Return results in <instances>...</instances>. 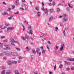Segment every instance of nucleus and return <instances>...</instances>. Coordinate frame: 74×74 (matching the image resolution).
<instances>
[{
	"mask_svg": "<svg viewBox=\"0 0 74 74\" xmlns=\"http://www.w3.org/2000/svg\"><path fill=\"white\" fill-rule=\"evenodd\" d=\"M11 54L13 56H18L19 55L17 53L14 52H12L11 53Z\"/></svg>",
	"mask_w": 74,
	"mask_h": 74,
	"instance_id": "obj_1",
	"label": "nucleus"
},
{
	"mask_svg": "<svg viewBox=\"0 0 74 74\" xmlns=\"http://www.w3.org/2000/svg\"><path fill=\"white\" fill-rule=\"evenodd\" d=\"M14 28V27H8L7 28V30H5V32H9L10 31V30H12Z\"/></svg>",
	"mask_w": 74,
	"mask_h": 74,
	"instance_id": "obj_2",
	"label": "nucleus"
},
{
	"mask_svg": "<svg viewBox=\"0 0 74 74\" xmlns=\"http://www.w3.org/2000/svg\"><path fill=\"white\" fill-rule=\"evenodd\" d=\"M36 52L38 54H39V56H41V52H40V49L39 48H37L36 49Z\"/></svg>",
	"mask_w": 74,
	"mask_h": 74,
	"instance_id": "obj_3",
	"label": "nucleus"
},
{
	"mask_svg": "<svg viewBox=\"0 0 74 74\" xmlns=\"http://www.w3.org/2000/svg\"><path fill=\"white\" fill-rule=\"evenodd\" d=\"M10 40L11 41V42H16V43H19V42H18V41H16L14 40V38H11Z\"/></svg>",
	"mask_w": 74,
	"mask_h": 74,
	"instance_id": "obj_4",
	"label": "nucleus"
},
{
	"mask_svg": "<svg viewBox=\"0 0 74 74\" xmlns=\"http://www.w3.org/2000/svg\"><path fill=\"white\" fill-rule=\"evenodd\" d=\"M8 65H11L12 64V62L11 60H8Z\"/></svg>",
	"mask_w": 74,
	"mask_h": 74,
	"instance_id": "obj_5",
	"label": "nucleus"
},
{
	"mask_svg": "<svg viewBox=\"0 0 74 74\" xmlns=\"http://www.w3.org/2000/svg\"><path fill=\"white\" fill-rule=\"evenodd\" d=\"M5 48H7L8 49H11V48H10V46H8L7 45H5Z\"/></svg>",
	"mask_w": 74,
	"mask_h": 74,
	"instance_id": "obj_6",
	"label": "nucleus"
},
{
	"mask_svg": "<svg viewBox=\"0 0 74 74\" xmlns=\"http://www.w3.org/2000/svg\"><path fill=\"white\" fill-rule=\"evenodd\" d=\"M64 44H63L61 46L60 48V51H62L64 47Z\"/></svg>",
	"mask_w": 74,
	"mask_h": 74,
	"instance_id": "obj_7",
	"label": "nucleus"
},
{
	"mask_svg": "<svg viewBox=\"0 0 74 74\" xmlns=\"http://www.w3.org/2000/svg\"><path fill=\"white\" fill-rule=\"evenodd\" d=\"M27 32L29 34H32V33H33V31H32V30L30 29L29 32V31H28Z\"/></svg>",
	"mask_w": 74,
	"mask_h": 74,
	"instance_id": "obj_8",
	"label": "nucleus"
},
{
	"mask_svg": "<svg viewBox=\"0 0 74 74\" xmlns=\"http://www.w3.org/2000/svg\"><path fill=\"white\" fill-rule=\"evenodd\" d=\"M71 65L70 62H66L65 63V66H70Z\"/></svg>",
	"mask_w": 74,
	"mask_h": 74,
	"instance_id": "obj_9",
	"label": "nucleus"
},
{
	"mask_svg": "<svg viewBox=\"0 0 74 74\" xmlns=\"http://www.w3.org/2000/svg\"><path fill=\"white\" fill-rule=\"evenodd\" d=\"M25 37L27 39H30L29 36L26 34L25 35Z\"/></svg>",
	"mask_w": 74,
	"mask_h": 74,
	"instance_id": "obj_10",
	"label": "nucleus"
},
{
	"mask_svg": "<svg viewBox=\"0 0 74 74\" xmlns=\"http://www.w3.org/2000/svg\"><path fill=\"white\" fill-rule=\"evenodd\" d=\"M11 55V53H7L5 52V55L6 56H10Z\"/></svg>",
	"mask_w": 74,
	"mask_h": 74,
	"instance_id": "obj_11",
	"label": "nucleus"
},
{
	"mask_svg": "<svg viewBox=\"0 0 74 74\" xmlns=\"http://www.w3.org/2000/svg\"><path fill=\"white\" fill-rule=\"evenodd\" d=\"M3 44L0 42V48H3Z\"/></svg>",
	"mask_w": 74,
	"mask_h": 74,
	"instance_id": "obj_12",
	"label": "nucleus"
},
{
	"mask_svg": "<svg viewBox=\"0 0 74 74\" xmlns=\"http://www.w3.org/2000/svg\"><path fill=\"white\" fill-rule=\"evenodd\" d=\"M5 55V52L3 53H0V56H4Z\"/></svg>",
	"mask_w": 74,
	"mask_h": 74,
	"instance_id": "obj_13",
	"label": "nucleus"
},
{
	"mask_svg": "<svg viewBox=\"0 0 74 74\" xmlns=\"http://www.w3.org/2000/svg\"><path fill=\"white\" fill-rule=\"evenodd\" d=\"M41 15V13L40 12H38L37 14V16H40Z\"/></svg>",
	"mask_w": 74,
	"mask_h": 74,
	"instance_id": "obj_14",
	"label": "nucleus"
},
{
	"mask_svg": "<svg viewBox=\"0 0 74 74\" xmlns=\"http://www.w3.org/2000/svg\"><path fill=\"white\" fill-rule=\"evenodd\" d=\"M14 42H11L10 43L12 45H13V46H15V45L14 44Z\"/></svg>",
	"mask_w": 74,
	"mask_h": 74,
	"instance_id": "obj_15",
	"label": "nucleus"
},
{
	"mask_svg": "<svg viewBox=\"0 0 74 74\" xmlns=\"http://www.w3.org/2000/svg\"><path fill=\"white\" fill-rule=\"evenodd\" d=\"M49 11L51 13L53 12V9H51L49 10Z\"/></svg>",
	"mask_w": 74,
	"mask_h": 74,
	"instance_id": "obj_16",
	"label": "nucleus"
},
{
	"mask_svg": "<svg viewBox=\"0 0 74 74\" xmlns=\"http://www.w3.org/2000/svg\"><path fill=\"white\" fill-rule=\"evenodd\" d=\"M15 3L16 5H18V4H19V0H17L15 2Z\"/></svg>",
	"mask_w": 74,
	"mask_h": 74,
	"instance_id": "obj_17",
	"label": "nucleus"
},
{
	"mask_svg": "<svg viewBox=\"0 0 74 74\" xmlns=\"http://www.w3.org/2000/svg\"><path fill=\"white\" fill-rule=\"evenodd\" d=\"M68 60H69L70 61H74V58H69V59Z\"/></svg>",
	"mask_w": 74,
	"mask_h": 74,
	"instance_id": "obj_18",
	"label": "nucleus"
},
{
	"mask_svg": "<svg viewBox=\"0 0 74 74\" xmlns=\"http://www.w3.org/2000/svg\"><path fill=\"white\" fill-rule=\"evenodd\" d=\"M8 13L7 12H4L2 13V15H8Z\"/></svg>",
	"mask_w": 74,
	"mask_h": 74,
	"instance_id": "obj_19",
	"label": "nucleus"
},
{
	"mask_svg": "<svg viewBox=\"0 0 74 74\" xmlns=\"http://www.w3.org/2000/svg\"><path fill=\"white\" fill-rule=\"evenodd\" d=\"M22 26L23 27V31H24V30H25V27L24 26V25H23V24H22Z\"/></svg>",
	"mask_w": 74,
	"mask_h": 74,
	"instance_id": "obj_20",
	"label": "nucleus"
},
{
	"mask_svg": "<svg viewBox=\"0 0 74 74\" xmlns=\"http://www.w3.org/2000/svg\"><path fill=\"white\" fill-rule=\"evenodd\" d=\"M56 10L57 12H60V10L59 8H57L56 9Z\"/></svg>",
	"mask_w": 74,
	"mask_h": 74,
	"instance_id": "obj_21",
	"label": "nucleus"
},
{
	"mask_svg": "<svg viewBox=\"0 0 74 74\" xmlns=\"http://www.w3.org/2000/svg\"><path fill=\"white\" fill-rule=\"evenodd\" d=\"M21 37L22 38V39L23 40H26V38L23 36H21Z\"/></svg>",
	"mask_w": 74,
	"mask_h": 74,
	"instance_id": "obj_22",
	"label": "nucleus"
},
{
	"mask_svg": "<svg viewBox=\"0 0 74 74\" xmlns=\"http://www.w3.org/2000/svg\"><path fill=\"white\" fill-rule=\"evenodd\" d=\"M14 73L15 74H20L19 73V72H18L17 71H14Z\"/></svg>",
	"mask_w": 74,
	"mask_h": 74,
	"instance_id": "obj_23",
	"label": "nucleus"
},
{
	"mask_svg": "<svg viewBox=\"0 0 74 74\" xmlns=\"http://www.w3.org/2000/svg\"><path fill=\"white\" fill-rule=\"evenodd\" d=\"M67 21V19H63L62 20L63 22H66Z\"/></svg>",
	"mask_w": 74,
	"mask_h": 74,
	"instance_id": "obj_24",
	"label": "nucleus"
},
{
	"mask_svg": "<svg viewBox=\"0 0 74 74\" xmlns=\"http://www.w3.org/2000/svg\"><path fill=\"white\" fill-rule=\"evenodd\" d=\"M7 72L8 73H9V74H10V73H12L11 71L10 70L8 71H7Z\"/></svg>",
	"mask_w": 74,
	"mask_h": 74,
	"instance_id": "obj_25",
	"label": "nucleus"
},
{
	"mask_svg": "<svg viewBox=\"0 0 74 74\" xmlns=\"http://www.w3.org/2000/svg\"><path fill=\"white\" fill-rule=\"evenodd\" d=\"M26 49H27V51H29V50L30 49V48L27 47V48H26Z\"/></svg>",
	"mask_w": 74,
	"mask_h": 74,
	"instance_id": "obj_26",
	"label": "nucleus"
},
{
	"mask_svg": "<svg viewBox=\"0 0 74 74\" xmlns=\"http://www.w3.org/2000/svg\"><path fill=\"white\" fill-rule=\"evenodd\" d=\"M67 16V15H66L65 14H62V17L64 16V17H66V16Z\"/></svg>",
	"mask_w": 74,
	"mask_h": 74,
	"instance_id": "obj_27",
	"label": "nucleus"
},
{
	"mask_svg": "<svg viewBox=\"0 0 74 74\" xmlns=\"http://www.w3.org/2000/svg\"><path fill=\"white\" fill-rule=\"evenodd\" d=\"M34 57V56L33 55L31 56V60H33V58Z\"/></svg>",
	"mask_w": 74,
	"mask_h": 74,
	"instance_id": "obj_28",
	"label": "nucleus"
},
{
	"mask_svg": "<svg viewBox=\"0 0 74 74\" xmlns=\"http://www.w3.org/2000/svg\"><path fill=\"white\" fill-rule=\"evenodd\" d=\"M1 74H5V71L3 70L2 72H1Z\"/></svg>",
	"mask_w": 74,
	"mask_h": 74,
	"instance_id": "obj_29",
	"label": "nucleus"
},
{
	"mask_svg": "<svg viewBox=\"0 0 74 74\" xmlns=\"http://www.w3.org/2000/svg\"><path fill=\"white\" fill-rule=\"evenodd\" d=\"M55 31H57V30H58V27H55Z\"/></svg>",
	"mask_w": 74,
	"mask_h": 74,
	"instance_id": "obj_30",
	"label": "nucleus"
},
{
	"mask_svg": "<svg viewBox=\"0 0 74 74\" xmlns=\"http://www.w3.org/2000/svg\"><path fill=\"white\" fill-rule=\"evenodd\" d=\"M45 14L46 15H48V10L47 9H45Z\"/></svg>",
	"mask_w": 74,
	"mask_h": 74,
	"instance_id": "obj_31",
	"label": "nucleus"
},
{
	"mask_svg": "<svg viewBox=\"0 0 74 74\" xmlns=\"http://www.w3.org/2000/svg\"><path fill=\"white\" fill-rule=\"evenodd\" d=\"M66 10L68 11H70V9L69 8H66Z\"/></svg>",
	"mask_w": 74,
	"mask_h": 74,
	"instance_id": "obj_32",
	"label": "nucleus"
},
{
	"mask_svg": "<svg viewBox=\"0 0 74 74\" xmlns=\"http://www.w3.org/2000/svg\"><path fill=\"white\" fill-rule=\"evenodd\" d=\"M62 67H63V65L60 64L59 66V69H60V68H62Z\"/></svg>",
	"mask_w": 74,
	"mask_h": 74,
	"instance_id": "obj_33",
	"label": "nucleus"
},
{
	"mask_svg": "<svg viewBox=\"0 0 74 74\" xmlns=\"http://www.w3.org/2000/svg\"><path fill=\"white\" fill-rule=\"evenodd\" d=\"M11 10V8H9L7 10V11H10Z\"/></svg>",
	"mask_w": 74,
	"mask_h": 74,
	"instance_id": "obj_34",
	"label": "nucleus"
},
{
	"mask_svg": "<svg viewBox=\"0 0 74 74\" xmlns=\"http://www.w3.org/2000/svg\"><path fill=\"white\" fill-rule=\"evenodd\" d=\"M13 63L16 64V63H18V62L14 61L13 62Z\"/></svg>",
	"mask_w": 74,
	"mask_h": 74,
	"instance_id": "obj_35",
	"label": "nucleus"
},
{
	"mask_svg": "<svg viewBox=\"0 0 74 74\" xmlns=\"http://www.w3.org/2000/svg\"><path fill=\"white\" fill-rule=\"evenodd\" d=\"M14 14H15V15H16L17 14H19V12H17L14 13Z\"/></svg>",
	"mask_w": 74,
	"mask_h": 74,
	"instance_id": "obj_36",
	"label": "nucleus"
},
{
	"mask_svg": "<svg viewBox=\"0 0 74 74\" xmlns=\"http://www.w3.org/2000/svg\"><path fill=\"white\" fill-rule=\"evenodd\" d=\"M13 16H12V15L10 16V17H9L8 18V19H11V18H12Z\"/></svg>",
	"mask_w": 74,
	"mask_h": 74,
	"instance_id": "obj_37",
	"label": "nucleus"
},
{
	"mask_svg": "<svg viewBox=\"0 0 74 74\" xmlns=\"http://www.w3.org/2000/svg\"><path fill=\"white\" fill-rule=\"evenodd\" d=\"M22 57H21V56H18V59H22Z\"/></svg>",
	"mask_w": 74,
	"mask_h": 74,
	"instance_id": "obj_38",
	"label": "nucleus"
},
{
	"mask_svg": "<svg viewBox=\"0 0 74 74\" xmlns=\"http://www.w3.org/2000/svg\"><path fill=\"white\" fill-rule=\"evenodd\" d=\"M32 52H33V53H34V54L36 53V51H35V50H34V49L32 50Z\"/></svg>",
	"mask_w": 74,
	"mask_h": 74,
	"instance_id": "obj_39",
	"label": "nucleus"
},
{
	"mask_svg": "<svg viewBox=\"0 0 74 74\" xmlns=\"http://www.w3.org/2000/svg\"><path fill=\"white\" fill-rule=\"evenodd\" d=\"M33 73H34L35 74H37V72L35 71V70L34 71Z\"/></svg>",
	"mask_w": 74,
	"mask_h": 74,
	"instance_id": "obj_40",
	"label": "nucleus"
},
{
	"mask_svg": "<svg viewBox=\"0 0 74 74\" xmlns=\"http://www.w3.org/2000/svg\"><path fill=\"white\" fill-rule=\"evenodd\" d=\"M65 33V31L64 30H63V33L64 34V36H65V37H66V35H65V33Z\"/></svg>",
	"mask_w": 74,
	"mask_h": 74,
	"instance_id": "obj_41",
	"label": "nucleus"
},
{
	"mask_svg": "<svg viewBox=\"0 0 74 74\" xmlns=\"http://www.w3.org/2000/svg\"><path fill=\"white\" fill-rule=\"evenodd\" d=\"M42 52L43 53H45V50H43L42 51Z\"/></svg>",
	"mask_w": 74,
	"mask_h": 74,
	"instance_id": "obj_42",
	"label": "nucleus"
},
{
	"mask_svg": "<svg viewBox=\"0 0 74 74\" xmlns=\"http://www.w3.org/2000/svg\"><path fill=\"white\" fill-rule=\"evenodd\" d=\"M3 42H7V40L5 39V40H3Z\"/></svg>",
	"mask_w": 74,
	"mask_h": 74,
	"instance_id": "obj_43",
	"label": "nucleus"
},
{
	"mask_svg": "<svg viewBox=\"0 0 74 74\" xmlns=\"http://www.w3.org/2000/svg\"><path fill=\"white\" fill-rule=\"evenodd\" d=\"M56 65H55L54 66V69L55 70H56Z\"/></svg>",
	"mask_w": 74,
	"mask_h": 74,
	"instance_id": "obj_44",
	"label": "nucleus"
},
{
	"mask_svg": "<svg viewBox=\"0 0 74 74\" xmlns=\"http://www.w3.org/2000/svg\"><path fill=\"white\" fill-rule=\"evenodd\" d=\"M70 70V69L69 68H66V70L67 71H69V70Z\"/></svg>",
	"mask_w": 74,
	"mask_h": 74,
	"instance_id": "obj_45",
	"label": "nucleus"
},
{
	"mask_svg": "<svg viewBox=\"0 0 74 74\" xmlns=\"http://www.w3.org/2000/svg\"><path fill=\"white\" fill-rule=\"evenodd\" d=\"M16 49L17 50V51H20V50H21V49H20L19 48H16Z\"/></svg>",
	"mask_w": 74,
	"mask_h": 74,
	"instance_id": "obj_46",
	"label": "nucleus"
},
{
	"mask_svg": "<svg viewBox=\"0 0 74 74\" xmlns=\"http://www.w3.org/2000/svg\"><path fill=\"white\" fill-rule=\"evenodd\" d=\"M42 7H44V2H42Z\"/></svg>",
	"mask_w": 74,
	"mask_h": 74,
	"instance_id": "obj_47",
	"label": "nucleus"
},
{
	"mask_svg": "<svg viewBox=\"0 0 74 74\" xmlns=\"http://www.w3.org/2000/svg\"><path fill=\"white\" fill-rule=\"evenodd\" d=\"M41 10H42V11H45V9L44 8H42Z\"/></svg>",
	"mask_w": 74,
	"mask_h": 74,
	"instance_id": "obj_48",
	"label": "nucleus"
},
{
	"mask_svg": "<svg viewBox=\"0 0 74 74\" xmlns=\"http://www.w3.org/2000/svg\"><path fill=\"white\" fill-rule=\"evenodd\" d=\"M48 42L49 44H51V42H50L49 41H48Z\"/></svg>",
	"mask_w": 74,
	"mask_h": 74,
	"instance_id": "obj_49",
	"label": "nucleus"
},
{
	"mask_svg": "<svg viewBox=\"0 0 74 74\" xmlns=\"http://www.w3.org/2000/svg\"><path fill=\"white\" fill-rule=\"evenodd\" d=\"M25 5H26V4H23L22 5V7H25Z\"/></svg>",
	"mask_w": 74,
	"mask_h": 74,
	"instance_id": "obj_50",
	"label": "nucleus"
},
{
	"mask_svg": "<svg viewBox=\"0 0 74 74\" xmlns=\"http://www.w3.org/2000/svg\"><path fill=\"white\" fill-rule=\"evenodd\" d=\"M53 5V4H52V3H49V6H52V5Z\"/></svg>",
	"mask_w": 74,
	"mask_h": 74,
	"instance_id": "obj_51",
	"label": "nucleus"
},
{
	"mask_svg": "<svg viewBox=\"0 0 74 74\" xmlns=\"http://www.w3.org/2000/svg\"><path fill=\"white\" fill-rule=\"evenodd\" d=\"M5 36H1V38L3 39V38H5Z\"/></svg>",
	"mask_w": 74,
	"mask_h": 74,
	"instance_id": "obj_52",
	"label": "nucleus"
},
{
	"mask_svg": "<svg viewBox=\"0 0 74 74\" xmlns=\"http://www.w3.org/2000/svg\"><path fill=\"white\" fill-rule=\"evenodd\" d=\"M35 9L36 10H37V11H38V7H36Z\"/></svg>",
	"mask_w": 74,
	"mask_h": 74,
	"instance_id": "obj_53",
	"label": "nucleus"
},
{
	"mask_svg": "<svg viewBox=\"0 0 74 74\" xmlns=\"http://www.w3.org/2000/svg\"><path fill=\"white\" fill-rule=\"evenodd\" d=\"M5 69V67L4 66H3L2 67V69Z\"/></svg>",
	"mask_w": 74,
	"mask_h": 74,
	"instance_id": "obj_54",
	"label": "nucleus"
},
{
	"mask_svg": "<svg viewBox=\"0 0 74 74\" xmlns=\"http://www.w3.org/2000/svg\"><path fill=\"white\" fill-rule=\"evenodd\" d=\"M47 47L48 49H49V46L48 45H47Z\"/></svg>",
	"mask_w": 74,
	"mask_h": 74,
	"instance_id": "obj_55",
	"label": "nucleus"
},
{
	"mask_svg": "<svg viewBox=\"0 0 74 74\" xmlns=\"http://www.w3.org/2000/svg\"><path fill=\"white\" fill-rule=\"evenodd\" d=\"M62 17H63V16H60L58 17V18H62Z\"/></svg>",
	"mask_w": 74,
	"mask_h": 74,
	"instance_id": "obj_56",
	"label": "nucleus"
},
{
	"mask_svg": "<svg viewBox=\"0 0 74 74\" xmlns=\"http://www.w3.org/2000/svg\"><path fill=\"white\" fill-rule=\"evenodd\" d=\"M18 63H21V60H19L18 61Z\"/></svg>",
	"mask_w": 74,
	"mask_h": 74,
	"instance_id": "obj_57",
	"label": "nucleus"
},
{
	"mask_svg": "<svg viewBox=\"0 0 74 74\" xmlns=\"http://www.w3.org/2000/svg\"><path fill=\"white\" fill-rule=\"evenodd\" d=\"M60 26L61 27H62V26H63V23H61L60 24Z\"/></svg>",
	"mask_w": 74,
	"mask_h": 74,
	"instance_id": "obj_58",
	"label": "nucleus"
},
{
	"mask_svg": "<svg viewBox=\"0 0 74 74\" xmlns=\"http://www.w3.org/2000/svg\"><path fill=\"white\" fill-rule=\"evenodd\" d=\"M53 5H55L56 3H55V2H53Z\"/></svg>",
	"mask_w": 74,
	"mask_h": 74,
	"instance_id": "obj_59",
	"label": "nucleus"
},
{
	"mask_svg": "<svg viewBox=\"0 0 74 74\" xmlns=\"http://www.w3.org/2000/svg\"><path fill=\"white\" fill-rule=\"evenodd\" d=\"M21 1L23 3H24V2H25V0H22Z\"/></svg>",
	"mask_w": 74,
	"mask_h": 74,
	"instance_id": "obj_60",
	"label": "nucleus"
},
{
	"mask_svg": "<svg viewBox=\"0 0 74 74\" xmlns=\"http://www.w3.org/2000/svg\"><path fill=\"white\" fill-rule=\"evenodd\" d=\"M53 16H51L50 17L49 19H53Z\"/></svg>",
	"mask_w": 74,
	"mask_h": 74,
	"instance_id": "obj_61",
	"label": "nucleus"
},
{
	"mask_svg": "<svg viewBox=\"0 0 74 74\" xmlns=\"http://www.w3.org/2000/svg\"><path fill=\"white\" fill-rule=\"evenodd\" d=\"M74 67H72L71 68V70H74Z\"/></svg>",
	"mask_w": 74,
	"mask_h": 74,
	"instance_id": "obj_62",
	"label": "nucleus"
},
{
	"mask_svg": "<svg viewBox=\"0 0 74 74\" xmlns=\"http://www.w3.org/2000/svg\"><path fill=\"white\" fill-rule=\"evenodd\" d=\"M15 5H13L12 6V8H15Z\"/></svg>",
	"mask_w": 74,
	"mask_h": 74,
	"instance_id": "obj_63",
	"label": "nucleus"
},
{
	"mask_svg": "<svg viewBox=\"0 0 74 74\" xmlns=\"http://www.w3.org/2000/svg\"><path fill=\"white\" fill-rule=\"evenodd\" d=\"M31 27H32L31 26H29V27H28V28L30 29V28H31Z\"/></svg>",
	"mask_w": 74,
	"mask_h": 74,
	"instance_id": "obj_64",
	"label": "nucleus"
}]
</instances>
